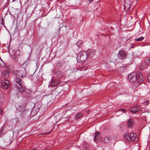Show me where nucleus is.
<instances>
[{
  "mask_svg": "<svg viewBox=\"0 0 150 150\" xmlns=\"http://www.w3.org/2000/svg\"><path fill=\"white\" fill-rule=\"evenodd\" d=\"M99 133L96 132V134L94 136L93 139L94 140H96V139H99V137H98Z\"/></svg>",
  "mask_w": 150,
  "mask_h": 150,
  "instance_id": "f3484780",
  "label": "nucleus"
},
{
  "mask_svg": "<svg viewBox=\"0 0 150 150\" xmlns=\"http://www.w3.org/2000/svg\"><path fill=\"white\" fill-rule=\"evenodd\" d=\"M10 144V143H9L8 144Z\"/></svg>",
  "mask_w": 150,
  "mask_h": 150,
  "instance_id": "2f4dec72",
  "label": "nucleus"
},
{
  "mask_svg": "<svg viewBox=\"0 0 150 150\" xmlns=\"http://www.w3.org/2000/svg\"><path fill=\"white\" fill-rule=\"evenodd\" d=\"M89 2V3L91 2L93 0H88Z\"/></svg>",
  "mask_w": 150,
  "mask_h": 150,
  "instance_id": "cd10ccee",
  "label": "nucleus"
},
{
  "mask_svg": "<svg viewBox=\"0 0 150 150\" xmlns=\"http://www.w3.org/2000/svg\"><path fill=\"white\" fill-rule=\"evenodd\" d=\"M149 103V101H147L143 103V104L145 105H147Z\"/></svg>",
  "mask_w": 150,
  "mask_h": 150,
  "instance_id": "b1692460",
  "label": "nucleus"
},
{
  "mask_svg": "<svg viewBox=\"0 0 150 150\" xmlns=\"http://www.w3.org/2000/svg\"><path fill=\"white\" fill-rule=\"evenodd\" d=\"M82 42L81 41H79L76 43V45L79 47H81Z\"/></svg>",
  "mask_w": 150,
  "mask_h": 150,
  "instance_id": "dca6fc26",
  "label": "nucleus"
},
{
  "mask_svg": "<svg viewBox=\"0 0 150 150\" xmlns=\"http://www.w3.org/2000/svg\"><path fill=\"white\" fill-rule=\"evenodd\" d=\"M139 109V106L138 105H136L134 107H132L130 108V111L132 112H138Z\"/></svg>",
  "mask_w": 150,
  "mask_h": 150,
  "instance_id": "f8f14e48",
  "label": "nucleus"
},
{
  "mask_svg": "<svg viewBox=\"0 0 150 150\" xmlns=\"http://www.w3.org/2000/svg\"><path fill=\"white\" fill-rule=\"evenodd\" d=\"M82 115V114L81 113H79L77 115L76 118L77 119H79Z\"/></svg>",
  "mask_w": 150,
  "mask_h": 150,
  "instance_id": "aec40b11",
  "label": "nucleus"
},
{
  "mask_svg": "<svg viewBox=\"0 0 150 150\" xmlns=\"http://www.w3.org/2000/svg\"><path fill=\"white\" fill-rule=\"evenodd\" d=\"M1 84L3 88L5 89L8 88L10 84V83L6 79L2 80L1 81Z\"/></svg>",
  "mask_w": 150,
  "mask_h": 150,
  "instance_id": "1a4fd4ad",
  "label": "nucleus"
},
{
  "mask_svg": "<svg viewBox=\"0 0 150 150\" xmlns=\"http://www.w3.org/2000/svg\"><path fill=\"white\" fill-rule=\"evenodd\" d=\"M9 74V72L6 70H4L2 73V76L4 77L5 78H7Z\"/></svg>",
  "mask_w": 150,
  "mask_h": 150,
  "instance_id": "4468645a",
  "label": "nucleus"
},
{
  "mask_svg": "<svg viewBox=\"0 0 150 150\" xmlns=\"http://www.w3.org/2000/svg\"><path fill=\"white\" fill-rule=\"evenodd\" d=\"M134 123V121L132 118L130 119L127 123L128 127L130 128L132 127Z\"/></svg>",
  "mask_w": 150,
  "mask_h": 150,
  "instance_id": "ddd939ff",
  "label": "nucleus"
},
{
  "mask_svg": "<svg viewBox=\"0 0 150 150\" xmlns=\"http://www.w3.org/2000/svg\"><path fill=\"white\" fill-rule=\"evenodd\" d=\"M121 111L122 113H125L126 112V110H125L124 109H120L117 111V112H119Z\"/></svg>",
  "mask_w": 150,
  "mask_h": 150,
  "instance_id": "5701e85b",
  "label": "nucleus"
},
{
  "mask_svg": "<svg viewBox=\"0 0 150 150\" xmlns=\"http://www.w3.org/2000/svg\"><path fill=\"white\" fill-rule=\"evenodd\" d=\"M109 138L108 137H106L104 139V142L105 143H108L109 142Z\"/></svg>",
  "mask_w": 150,
  "mask_h": 150,
  "instance_id": "412c9836",
  "label": "nucleus"
},
{
  "mask_svg": "<svg viewBox=\"0 0 150 150\" xmlns=\"http://www.w3.org/2000/svg\"><path fill=\"white\" fill-rule=\"evenodd\" d=\"M27 103L26 101L22 102L20 103H17L15 105L17 110L21 112V113L19 114L21 117H28L31 113L30 111L25 110Z\"/></svg>",
  "mask_w": 150,
  "mask_h": 150,
  "instance_id": "f257e3e1",
  "label": "nucleus"
},
{
  "mask_svg": "<svg viewBox=\"0 0 150 150\" xmlns=\"http://www.w3.org/2000/svg\"><path fill=\"white\" fill-rule=\"evenodd\" d=\"M150 58L149 57L146 58L144 59V66H143L142 67V65L140 66L139 69L141 70H143L146 67V66L148 65L150 63Z\"/></svg>",
  "mask_w": 150,
  "mask_h": 150,
  "instance_id": "6e6552de",
  "label": "nucleus"
},
{
  "mask_svg": "<svg viewBox=\"0 0 150 150\" xmlns=\"http://www.w3.org/2000/svg\"><path fill=\"white\" fill-rule=\"evenodd\" d=\"M132 2L130 1L127 0L125 1L124 5V9L128 11L131 7Z\"/></svg>",
  "mask_w": 150,
  "mask_h": 150,
  "instance_id": "9d476101",
  "label": "nucleus"
},
{
  "mask_svg": "<svg viewBox=\"0 0 150 150\" xmlns=\"http://www.w3.org/2000/svg\"><path fill=\"white\" fill-rule=\"evenodd\" d=\"M136 72H133L131 73L128 76V78L129 81L131 82H134L136 81Z\"/></svg>",
  "mask_w": 150,
  "mask_h": 150,
  "instance_id": "423d86ee",
  "label": "nucleus"
},
{
  "mask_svg": "<svg viewBox=\"0 0 150 150\" xmlns=\"http://www.w3.org/2000/svg\"><path fill=\"white\" fill-rule=\"evenodd\" d=\"M130 47L131 48H133V47H132V46H131Z\"/></svg>",
  "mask_w": 150,
  "mask_h": 150,
  "instance_id": "7c9ffc66",
  "label": "nucleus"
},
{
  "mask_svg": "<svg viewBox=\"0 0 150 150\" xmlns=\"http://www.w3.org/2000/svg\"><path fill=\"white\" fill-rule=\"evenodd\" d=\"M15 86L17 89L21 92H23L24 90L25 87L24 83L19 78L16 77L15 79Z\"/></svg>",
  "mask_w": 150,
  "mask_h": 150,
  "instance_id": "7ed1b4c3",
  "label": "nucleus"
},
{
  "mask_svg": "<svg viewBox=\"0 0 150 150\" xmlns=\"http://www.w3.org/2000/svg\"><path fill=\"white\" fill-rule=\"evenodd\" d=\"M55 83L54 81V82H53V81L52 80H51V83L50 84V86H55L56 85V83Z\"/></svg>",
  "mask_w": 150,
  "mask_h": 150,
  "instance_id": "4be33fe9",
  "label": "nucleus"
},
{
  "mask_svg": "<svg viewBox=\"0 0 150 150\" xmlns=\"http://www.w3.org/2000/svg\"><path fill=\"white\" fill-rule=\"evenodd\" d=\"M88 57V54L86 51L80 52L77 55V60H79L81 61H85Z\"/></svg>",
  "mask_w": 150,
  "mask_h": 150,
  "instance_id": "20e7f679",
  "label": "nucleus"
},
{
  "mask_svg": "<svg viewBox=\"0 0 150 150\" xmlns=\"http://www.w3.org/2000/svg\"><path fill=\"white\" fill-rule=\"evenodd\" d=\"M52 129H51V131L49 132V133H45V134H49L51 132V131L52 130Z\"/></svg>",
  "mask_w": 150,
  "mask_h": 150,
  "instance_id": "a878e982",
  "label": "nucleus"
},
{
  "mask_svg": "<svg viewBox=\"0 0 150 150\" xmlns=\"http://www.w3.org/2000/svg\"><path fill=\"white\" fill-rule=\"evenodd\" d=\"M147 79L148 81L150 82V73L147 76Z\"/></svg>",
  "mask_w": 150,
  "mask_h": 150,
  "instance_id": "393cba45",
  "label": "nucleus"
},
{
  "mask_svg": "<svg viewBox=\"0 0 150 150\" xmlns=\"http://www.w3.org/2000/svg\"><path fill=\"white\" fill-rule=\"evenodd\" d=\"M144 39V38L143 37H141L139 38H137L135 39V40L136 41H141L143 40Z\"/></svg>",
  "mask_w": 150,
  "mask_h": 150,
  "instance_id": "6ab92c4d",
  "label": "nucleus"
},
{
  "mask_svg": "<svg viewBox=\"0 0 150 150\" xmlns=\"http://www.w3.org/2000/svg\"><path fill=\"white\" fill-rule=\"evenodd\" d=\"M10 144V143H9L8 144Z\"/></svg>",
  "mask_w": 150,
  "mask_h": 150,
  "instance_id": "473e14b6",
  "label": "nucleus"
},
{
  "mask_svg": "<svg viewBox=\"0 0 150 150\" xmlns=\"http://www.w3.org/2000/svg\"><path fill=\"white\" fill-rule=\"evenodd\" d=\"M16 0H12V2H14V1H15Z\"/></svg>",
  "mask_w": 150,
  "mask_h": 150,
  "instance_id": "c85d7f7f",
  "label": "nucleus"
},
{
  "mask_svg": "<svg viewBox=\"0 0 150 150\" xmlns=\"http://www.w3.org/2000/svg\"><path fill=\"white\" fill-rule=\"evenodd\" d=\"M6 64L1 59V62H0V66L2 67H5Z\"/></svg>",
  "mask_w": 150,
  "mask_h": 150,
  "instance_id": "a211bd4d",
  "label": "nucleus"
},
{
  "mask_svg": "<svg viewBox=\"0 0 150 150\" xmlns=\"http://www.w3.org/2000/svg\"><path fill=\"white\" fill-rule=\"evenodd\" d=\"M2 109L0 108V115L2 114Z\"/></svg>",
  "mask_w": 150,
  "mask_h": 150,
  "instance_id": "bb28decb",
  "label": "nucleus"
},
{
  "mask_svg": "<svg viewBox=\"0 0 150 150\" xmlns=\"http://www.w3.org/2000/svg\"><path fill=\"white\" fill-rule=\"evenodd\" d=\"M10 144V143H9L8 144Z\"/></svg>",
  "mask_w": 150,
  "mask_h": 150,
  "instance_id": "72a5a7b5",
  "label": "nucleus"
},
{
  "mask_svg": "<svg viewBox=\"0 0 150 150\" xmlns=\"http://www.w3.org/2000/svg\"><path fill=\"white\" fill-rule=\"evenodd\" d=\"M136 81L140 83H142L144 80V79L142 74L140 72H136Z\"/></svg>",
  "mask_w": 150,
  "mask_h": 150,
  "instance_id": "0eeeda50",
  "label": "nucleus"
},
{
  "mask_svg": "<svg viewBox=\"0 0 150 150\" xmlns=\"http://www.w3.org/2000/svg\"><path fill=\"white\" fill-rule=\"evenodd\" d=\"M118 54L119 57L122 59H125L126 58V54L123 50H119L118 52Z\"/></svg>",
  "mask_w": 150,
  "mask_h": 150,
  "instance_id": "9b49d317",
  "label": "nucleus"
},
{
  "mask_svg": "<svg viewBox=\"0 0 150 150\" xmlns=\"http://www.w3.org/2000/svg\"><path fill=\"white\" fill-rule=\"evenodd\" d=\"M123 137L127 141L129 142L131 141L136 142L138 140L137 134L133 132L129 135L128 132H126L124 134Z\"/></svg>",
  "mask_w": 150,
  "mask_h": 150,
  "instance_id": "f03ea898",
  "label": "nucleus"
},
{
  "mask_svg": "<svg viewBox=\"0 0 150 150\" xmlns=\"http://www.w3.org/2000/svg\"><path fill=\"white\" fill-rule=\"evenodd\" d=\"M33 150H36V149H34Z\"/></svg>",
  "mask_w": 150,
  "mask_h": 150,
  "instance_id": "c756f323",
  "label": "nucleus"
},
{
  "mask_svg": "<svg viewBox=\"0 0 150 150\" xmlns=\"http://www.w3.org/2000/svg\"><path fill=\"white\" fill-rule=\"evenodd\" d=\"M88 57H92L95 54V51L93 50H89L88 51Z\"/></svg>",
  "mask_w": 150,
  "mask_h": 150,
  "instance_id": "2eb2a0df",
  "label": "nucleus"
},
{
  "mask_svg": "<svg viewBox=\"0 0 150 150\" xmlns=\"http://www.w3.org/2000/svg\"><path fill=\"white\" fill-rule=\"evenodd\" d=\"M13 73L18 77H24L26 75V72L25 69L22 68L19 70H14Z\"/></svg>",
  "mask_w": 150,
  "mask_h": 150,
  "instance_id": "39448f33",
  "label": "nucleus"
}]
</instances>
